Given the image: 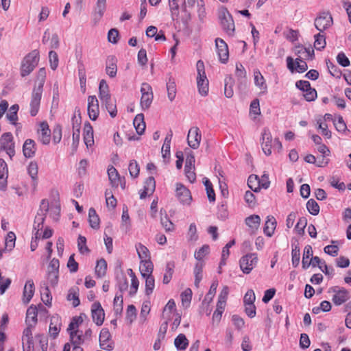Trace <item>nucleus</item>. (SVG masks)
<instances>
[{
	"label": "nucleus",
	"instance_id": "53",
	"mask_svg": "<svg viewBox=\"0 0 351 351\" xmlns=\"http://www.w3.org/2000/svg\"><path fill=\"white\" fill-rule=\"evenodd\" d=\"M114 311L116 315L121 314L123 311V296L122 294H117L114 299Z\"/></svg>",
	"mask_w": 351,
	"mask_h": 351
},
{
	"label": "nucleus",
	"instance_id": "57",
	"mask_svg": "<svg viewBox=\"0 0 351 351\" xmlns=\"http://www.w3.org/2000/svg\"><path fill=\"white\" fill-rule=\"evenodd\" d=\"M45 219V213H38L37 215L35 217L34 229L37 230H42L44 227Z\"/></svg>",
	"mask_w": 351,
	"mask_h": 351
},
{
	"label": "nucleus",
	"instance_id": "58",
	"mask_svg": "<svg viewBox=\"0 0 351 351\" xmlns=\"http://www.w3.org/2000/svg\"><path fill=\"white\" fill-rule=\"evenodd\" d=\"M306 208L308 211L313 215H317L319 213V206L313 199H310L307 202Z\"/></svg>",
	"mask_w": 351,
	"mask_h": 351
},
{
	"label": "nucleus",
	"instance_id": "8",
	"mask_svg": "<svg viewBox=\"0 0 351 351\" xmlns=\"http://www.w3.org/2000/svg\"><path fill=\"white\" fill-rule=\"evenodd\" d=\"M0 150L5 151L10 159L15 155V144L11 132H5L1 135Z\"/></svg>",
	"mask_w": 351,
	"mask_h": 351
},
{
	"label": "nucleus",
	"instance_id": "15",
	"mask_svg": "<svg viewBox=\"0 0 351 351\" xmlns=\"http://www.w3.org/2000/svg\"><path fill=\"white\" fill-rule=\"evenodd\" d=\"M202 139V135L199 129L197 127L190 128L187 135L188 145L192 149H197L199 146Z\"/></svg>",
	"mask_w": 351,
	"mask_h": 351
},
{
	"label": "nucleus",
	"instance_id": "52",
	"mask_svg": "<svg viewBox=\"0 0 351 351\" xmlns=\"http://www.w3.org/2000/svg\"><path fill=\"white\" fill-rule=\"evenodd\" d=\"M19 106L17 104L12 105L9 112L6 114V117L12 123L16 124V121L18 120L17 112L19 111Z\"/></svg>",
	"mask_w": 351,
	"mask_h": 351
},
{
	"label": "nucleus",
	"instance_id": "1",
	"mask_svg": "<svg viewBox=\"0 0 351 351\" xmlns=\"http://www.w3.org/2000/svg\"><path fill=\"white\" fill-rule=\"evenodd\" d=\"M45 69L42 68L38 71V81L32 90L29 101V114L32 117H35L39 111L40 101L43 91V86L45 80Z\"/></svg>",
	"mask_w": 351,
	"mask_h": 351
},
{
	"label": "nucleus",
	"instance_id": "61",
	"mask_svg": "<svg viewBox=\"0 0 351 351\" xmlns=\"http://www.w3.org/2000/svg\"><path fill=\"white\" fill-rule=\"evenodd\" d=\"M317 124L318 125V128L322 131V134L327 138H330L332 136L331 132L328 130V125L323 121V119L321 118L317 119Z\"/></svg>",
	"mask_w": 351,
	"mask_h": 351
},
{
	"label": "nucleus",
	"instance_id": "51",
	"mask_svg": "<svg viewBox=\"0 0 351 351\" xmlns=\"http://www.w3.org/2000/svg\"><path fill=\"white\" fill-rule=\"evenodd\" d=\"M233 78L229 75L225 78V88L224 94L228 98H231L233 96L234 91L232 88Z\"/></svg>",
	"mask_w": 351,
	"mask_h": 351
},
{
	"label": "nucleus",
	"instance_id": "24",
	"mask_svg": "<svg viewBox=\"0 0 351 351\" xmlns=\"http://www.w3.org/2000/svg\"><path fill=\"white\" fill-rule=\"evenodd\" d=\"M99 97L100 100L105 103L106 108L110 101V90L107 82L105 80H101L99 86Z\"/></svg>",
	"mask_w": 351,
	"mask_h": 351
},
{
	"label": "nucleus",
	"instance_id": "4",
	"mask_svg": "<svg viewBox=\"0 0 351 351\" xmlns=\"http://www.w3.org/2000/svg\"><path fill=\"white\" fill-rule=\"evenodd\" d=\"M39 51L33 50L23 58L21 66V75L25 77L29 75L39 62Z\"/></svg>",
	"mask_w": 351,
	"mask_h": 351
},
{
	"label": "nucleus",
	"instance_id": "5",
	"mask_svg": "<svg viewBox=\"0 0 351 351\" xmlns=\"http://www.w3.org/2000/svg\"><path fill=\"white\" fill-rule=\"evenodd\" d=\"M196 68L198 92L202 96H206L208 93V80L205 73L204 62L198 60L196 64Z\"/></svg>",
	"mask_w": 351,
	"mask_h": 351
},
{
	"label": "nucleus",
	"instance_id": "13",
	"mask_svg": "<svg viewBox=\"0 0 351 351\" xmlns=\"http://www.w3.org/2000/svg\"><path fill=\"white\" fill-rule=\"evenodd\" d=\"M253 80L255 86L259 90L258 95H266L268 92V86L266 80L258 69L253 71Z\"/></svg>",
	"mask_w": 351,
	"mask_h": 351
},
{
	"label": "nucleus",
	"instance_id": "48",
	"mask_svg": "<svg viewBox=\"0 0 351 351\" xmlns=\"http://www.w3.org/2000/svg\"><path fill=\"white\" fill-rule=\"evenodd\" d=\"M314 47L317 50H322L326 46V37L324 32H319L315 35Z\"/></svg>",
	"mask_w": 351,
	"mask_h": 351
},
{
	"label": "nucleus",
	"instance_id": "44",
	"mask_svg": "<svg viewBox=\"0 0 351 351\" xmlns=\"http://www.w3.org/2000/svg\"><path fill=\"white\" fill-rule=\"evenodd\" d=\"M174 345L178 350H185L189 345V341L184 334H180L175 339Z\"/></svg>",
	"mask_w": 351,
	"mask_h": 351
},
{
	"label": "nucleus",
	"instance_id": "16",
	"mask_svg": "<svg viewBox=\"0 0 351 351\" xmlns=\"http://www.w3.org/2000/svg\"><path fill=\"white\" fill-rule=\"evenodd\" d=\"M38 139L43 145H48L51 141V130L49 126L46 121L40 123L37 130Z\"/></svg>",
	"mask_w": 351,
	"mask_h": 351
},
{
	"label": "nucleus",
	"instance_id": "41",
	"mask_svg": "<svg viewBox=\"0 0 351 351\" xmlns=\"http://www.w3.org/2000/svg\"><path fill=\"white\" fill-rule=\"evenodd\" d=\"M127 273L131 278V285H130V294L134 295V294H136V293L138 291V286H139V281L132 269H128Z\"/></svg>",
	"mask_w": 351,
	"mask_h": 351
},
{
	"label": "nucleus",
	"instance_id": "35",
	"mask_svg": "<svg viewBox=\"0 0 351 351\" xmlns=\"http://www.w3.org/2000/svg\"><path fill=\"white\" fill-rule=\"evenodd\" d=\"M100 346L104 350H110V332L107 328H103L99 334Z\"/></svg>",
	"mask_w": 351,
	"mask_h": 351
},
{
	"label": "nucleus",
	"instance_id": "46",
	"mask_svg": "<svg viewBox=\"0 0 351 351\" xmlns=\"http://www.w3.org/2000/svg\"><path fill=\"white\" fill-rule=\"evenodd\" d=\"M16 235L14 232H9L5 239V250L8 252L12 251L15 247Z\"/></svg>",
	"mask_w": 351,
	"mask_h": 351
},
{
	"label": "nucleus",
	"instance_id": "63",
	"mask_svg": "<svg viewBox=\"0 0 351 351\" xmlns=\"http://www.w3.org/2000/svg\"><path fill=\"white\" fill-rule=\"evenodd\" d=\"M106 0H97V7L95 9V19L97 17L99 19L103 16L106 10Z\"/></svg>",
	"mask_w": 351,
	"mask_h": 351
},
{
	"label": "nucleus",
	"instance_id": "50",
	"mask_svg": "<svg viewBox=\"0 0 351 351\" xmlns=\"http://www.w3.org/2000/svg\"><path fill=\"white\" fill-rule=\"evenodd\" d=\"M143 278L145 280V294L147 295H149L153 293L154 289L155 288V278L153 276V275L145 276Z\"/></svg>",
	"mask_w": 351,
	"mask_h": 351
},
{
	"label": "nucleus",
	"instance_id": "37",
	"mask_svg": "<svg viewBox=\"0 0 351 351\" xmlns=\"http://www.w3.org/2000/svg\"><path fill=\"white\" fill-rule=\"evenodd\" d=\"M173 136L172 132H170L166 136L163 145L162 147V157L165 158H168L170 156V148H171V141Z\"/></svg>",
	"mask_w": 351,
	"mask_h": 351
},
{
	"label": "nucleus",
	"instance_id": "6",
	"mask_svg": "<svg viewBox=\"0 0 351 351\" xmlns=\"http://www.w3.org/2000/svg\"><path fill=\"white\" fill-rule=\"evenodd\" d=\"M218 15L223 31L230 36L232 35L234 32V23L227 8L221 6L218 10Z\"/></svg>",
	"mask_w": 351,
	"mask_h": 351
},
{
	"label": "nucleus",
	"instance_id": "10",
	"mask_svg": "<svg viewBox=\"0 0 351 351\" xmlns=\"http://www.w3.org/2000/svg\"><path fill=\"white\" fill-rule=\"evenodd\" d=\"M176 196L178 201L183 205H190L192 196L190 191L182 183L176 184Z\"/></svg>",
	"mask_w": 351,
	"mask_h": 351
},
{
	"label": "nucleus",
	"instance_id": "59",
	"mask_svg": "<svg viewBox=\"0 0 351 351\" xmlns=\"http://www.w3.org/2000/svg\"><path fill=\"white\" fill-rule=\"evenodd\" d=\"M291 256L292 265L294 267H297L300 263V251L298 246L295 245L292 247Z\"/></svg>",
	"mask_w": 351,
	"mask_h": 351
},
{
	"label": "nucleus",
	"instance_id": "60",
	"mask_svg": "<svg viewBox=\"0 0 351 351\" xmlns=\"http://www.w3.org/2000/svg\"><path fill=\"white\" fill-rule=\"evenodd\" d=\"M258 184H260V179L257 176L251 175L249 176L247 180V185L254 192H257L259 190Z\"/></svg>",
	"mask_w": 351,
	"mask_h": 351
},
{
	"label": "nucleus",
	"instance_id": "22",
	"mask_svg": "<svg viewBox=\"0 0 351 351\" xmlns=\"http://www.w3.org/2000/svg\"><path fill=\"white\" fill-rule=\"evenodd\" d=\"M38 310L36 306L31 305L27 310L25 323L27 324L26 328H30L33 329L37 324L38 319Z\"/></svg>",
	"mask_w": 351,
	"mask_h": 351
},
{
	"label": "nucleus",
	"instance_id": "32",
	"mask_svg": "<svg viewBox=\"0 0 351 351\" xmlns=\"http://www.w3.org/2000/svg\"><path fill=\"white\" fill-rule=\"evenodd\" d=\"M28 174L30 176L32 180V185L34 188L37 186L38 184V166L36 162L32 161L28 165L27 167Z\"/></svg>",
	"mask_w": 351,
	"mask_h": 351
},
{
	"label": "nucleus",
	"instance_id": "27",
	"mask_svg": "<svg viewBox=\"0 0 351 351\" xmlns=\"http://www.w3.org/2000/svg\"><path fill=\"white\" fill-rule=\"evenodd\" d=\"M36 151V143L32 139H27L23 145V153L25 158H32Z\"/></svg>",
	"mask_w": 351,
	"mask_h": 351
},
{
	"label": "nucleus",
	"instance_id": "7",
	"mask_svg": "<svg viewBox=\"0 0 351 351\" xmlns=\"http://www.w3.org/2000/svg\"><path fill=\"white\" fill-rule=\"evenodd\" d=\"M328 293H332V301L336 306H340L348 301L351 295L350 292L343 287L335 286L329 289Z\"/></svg>",
	"mask_w": 351,
	"mask_h": 351
},
{
	"label": "nucleus",
	"instance_id": "18",
	"mask_svg": "<svg viewBox=\"0 0 351 351\" xmlns=\"http://www.w3.org/2000/svg\"><path fill=\"white\" fill-rule=\"evenodd\" d=\"M215 45L220 61L222 63H226L229 58V51L227 44L223 39L217 38L215 39Z\"/></svg>",
	"mask_w": 351,
	"mask_h": 351
},
{
	"label": "nucleus",
	"instance_id": "49",
	"mask_svg": "<svg viewBox=\"0 0 351 351\" xmlns=\"http://www.w3.org/2000/svg\"><path fill=\"white\" fill-rule=\"evenodd\" d=\"M88 221L93 228H98L99 226V218L94 208H90L88 210Z\"/></svg>",
	"mask_w": 351,
	"mask_h": 351
},
{
	"label": "nucleus",
	"instance_id": "47",
	"mask_svg": "<svg viewBox=\"0 0 351 351\" xmlns=\"http://www.w3.org/2000/svg\"><path fill=\"white\" fill-rule=\"evenodd\" d=\"M136 252L141 261L149 260L150 254L149 250L141 243L136 245Z\"/></svg>",
	"mask_w": 351,
	"mask_h": 351
},
{
	"label": "nucleus",
	"instance_id": "23",
	"mask_svg": "<svg viewBox=\"0 0 351 351\" xmlns=\"http://www.w3.org/2000/svg\"><path fill=\"white\" fill-rule=\"evenodd\" d=\"M35 291L34 283L32 280H27L23 292L22 301L24 304H28L34 296Z\"/></svg>",
	"mask_w": 351,
	"mask_h": 351
},
{
	"label": "nucleus",
	"instance_id": "54",
	"mask_svg": "<svg viewBox=\"0 0 351 351\" xmlns=\"http://www.w3.org/2000/svg\"><path fill=\"white\" fill-rule=\"evenodd\" d=\"M77 247L79 252L82 254H88L90 250L86 245V239L85 237L80 235L77 239Z\"/></svg>",
	"mask_w": 351,
	"mask_h": 351
},
{
	"label": "nucleus",
	"instance_id": "56",
	"mask_svg": "<svg viewBox=\"0 0 351 351\" xmlns=\"http://www.w3.org/2000/svg\"><path fill=\"white\" fill-rule=\"evenodd\" d=\"M181 300H182V306L185 308H187L191 304V301L192 299V291L191 289L188 288L185 289L182 293H181Z\"/></svg>",
	"mask_w": 351,
	"mask_h": 351
},
{
	"label": "nucleus",
	"instance_id": "36",
	"mask_svg": "<svg viewBox=\"0 0 351 351\" xmlns=\"http://www.w3.org/2000/svg\"><path fill=\"white\" fill-rule=\"evenodd\" d=\"M204 266V262H197L194 267L193 274L195 276V286L199 287V283L203 278V268Z\"/></svg>",
	"mask_w": 351,
	"mask_h": 351
},
{
	"label": "nucleus",
	"instance_id": "43",
	"mask_svg": "<svg viewBox=\"0 0 351 351\" xmlns=\"http://www.w3.org/2000/svg\"><path fill=\"white\" fill-rule=\"evenodd\" d=\"M67 300L71 301L72 304L74 307H77L80 303L79 299V290L77 287H72L69 290L68 295L66 296Z\"/></svg>",
	"mask_w": 351,
	"mask_h": 351
},
{
	"label": "nucleus",
	"instance_id": "28",
	"mask_svg": "<svg viewBox=\"0 0 351 351\" xmlns=\"http://www.w3.org/2000/svg\"><path fill=\"white\" fill-rule=\"evenodd\" d=\"M83 136L86 147H91L94 143L93 129L88 122L84 124Z\"/></svg>",
	"mask_w": 351,
	"mask_h": 351
},
{
	"label": "nucleus",
	"instance_id": "55",
	"mask_svg": "<svg viewBox=\"0 0 351 351\" xmlns=\"http://www.w3.org/2000/svg\"><path fill=\"white\" fill-rule=\"evenodd\" d=\"M78 76L80 80L81 90L83 93H84L86 90V70L83 66L79 68Z\"/></svg>",
	"mask_w": 351,
	"mask_h": 351
},
{
	"label": "nucleus",
	"instance_id": "14",
	"mask_svg": "<svg viewBox=\"0 0 351 351\" xmlns=\"http://www.w3.org/2000/svg\"><path fill=\"white\" fill-rule=\"evenodd\" d=\"M332 24V18L329 13L323 12L318 16L314 22L315 28L319 32H324V30L329 28Z\"/></svg>",
	"mask_w": 351,
	"mask_h": 351
},
{
	"label": "nucleus",
	"instance_id": "26",
	"mask_svg": "<svg viewBox=\"0 0 351 351\" xmlns=\"http://www.w3.org/2000/svg\"><path fill=\"white\" fill-rule=\"evenodd\" d=\"M8 169L6 162L0 159V189L5 191L8 185Z\"/></svg>",
	"mask_w": 351,
	"mask_h": 351
},
{
	"label": "nucleus",
	"instance_id": "38",
	"mask_svg": "<svg viewBox=\"0 0 351 351\" xmlns=\"http://www.w3.org/2000/svg\"><path fill=\"white\" fill-rule=\"evenodd\" d=\"M134 126L138 134H142L145 129V123L144 122V116L143 114H137L133 122Z\"/></svg>",
	"mask_w": 351,
	"mask_h": 351
},
{
	"label": "nucleus",
	"instance_id": "31",
	"mask_svg": "<svg viewBox=\"0 0 351 351\" xmlns=\"http://www.w3.org/2000/svg\"><path fill=\"white\" fill-rule=\"evenodd\" d=\"M167 97L170 101H173L176 96L177 88L176 81L173 77L169 76L166 84Z\"/></svg>",
	"mask_w": 351,
	"mask_h": 351
},
{
	"label": "nucleus",
	"instance_id": "29",
	"mask_svg": "<svg viewBox=\"0 0 351 351\" xmlns=\"http://www.w3.org/2000/svg\"><path fill=\"white\" fill-rule=\"evenodd\" d=\"M120 186L123 190L125 188V180L124 178H121L117 169L111 166V186L117 187Z\"/></svg>",
	"mask_w": 351,
	"mask_h": 351
},
{
	"label": "nucleus",
	"instance_id": "19",
	"mask_svg": "<svg viewBox=\"0 0 351 351\" xmlns=\"http://www.w3.org/2000/svg\"><path fill=\"white\" fill-rule=\"evenodd\" d=\"M23 351H34V340L32 330L30 328H25L21 337Z\"/></svg>",
	"mask_w": 351,
	"mask_h": 351
},
{
	"label": "nucleus",
	"instance_id": "62",
	"mask_svg": "<svg viewBox=\"0 0 351 351\" xmlns=\"http://www.w3.org/2000/svg\"><path fill=\"white\" fill-rule=\"evenodd\" d=\"M209 253V246L207 245H203L201 248H199L197 251L195 252V258L198 261L197 262H203V258Z\"/></svg>",
	"mask_w": 351,
	"mask_h": 351
},
{
	"label": "nucleus",
	"instance_id": "21",
	"mask_svg": "<svg viewBox=\"0 0 351 351\" xmlns=\"http://www.w3.org/2000/svg\"><path fill=\"white\" fill-rule=\"evenodd\" d=\"M92 317L93 322L100 326L104 321L105 313L99 303L95 302L91 307Z\"/></svg>",
	"mask_w": 351,
	"mask_h": 351
},
{
	"label": "nucleus",
	"instance_id": "34",
	"mask_svg": "<svg viewBox=\"0 0 351 351\" xmlns=\"http://www.w3.org/2000/svg\"><path fill=\"white\" fill-rule=\"evenodd\" d=\"M313 257V250L311 245H306L303 252L302 256V267L306 269L309 267L311 264V258Z\"/></svg>",
	"mask_w": 351,
	"mask_h": 351
},
{
	"label": "nucleus",
	"instance_id": "30",
	"mask_svg": "<svg viewBox=\"0 0 351 351\" xmlns=\"http://www.w3.org/2000/svg\"><path fill=\"white\" fill-rule=\"evenodd\" d=\"M276 227V220L274 217L269 215L267 217L263 232L267 237H271Z\"/></svg>",
	"mask_w": 351,
	"mask_h": 351
},
{
	"label": "nucleus",
	"instance_id": "40",
	"mask_svg": "<svg viewBox=\"0 0 351 351\" xmlns=\"http://www.w3.org/2000/svg\"><path fill=\"white\" fill-rule=\"evenodd\" d=\"M174 262L170 261L166 264L165 271L162 279V282L164 284H168L171 281L174 271Z\"/></svg>",
	"mask_w": 351,
	"mask_h": 351
},
{
	"label": "nucleus",
	"instance_id": "45",
	"mask_svg": "<svg viewBox=\"0 0 351 351\" xmlns=\"http://www.w3.org/2000/svg\"><path fill=\"white\" fill-rule=\"evenodd\" d=\"M235 76L238 80V82L242 83L246 80L247 78V72L243 65L237 62L236 64V69H235Z\"/></svg>",
	"mask_w": 351,
	"mask_h": 351
},
{
	"label": "nucleus",
	"instance_id": "2",
	"mask_svg": "<svg viewBox=\"0 0 351 351\" xmlns=\"http://www.w3.org/2000/svg\"><path fill=\"white\" fill-rule=\"evenodd\" d=\"M83 318L82 315L73 317L70 322L67 331L70 335V340L73 347L80 346L84 341L82 331L79 330L80 325L82 323Z\"/></svg>",
	"mask_w": 351,
	"mask_h": 351
},
{
	"label": "nucleus",
	"instance_id": "25",
	"mask_svg": "<svg viewBox=\"0 0 351 351\" xmlns=\"http://www.w3.org/2000/svg\"><path fill=\"white\" fill-rule=\"evenodd\" d=\"M245 224L251 234H255L261 224V217L258 215H252L245 220Z\"/></svg>",
	"mask_w": 351,
	"mask_h": 351
},
{
	"label": "nucleus",
	"instance_id": "20",
	"mask_svg": "<svg viewBox=\"0 0 351 351\" xmlns=\"http://www.w3.org/2000/svg\"><path fill=\"white\" fill-rule=\"evenodd\" d=\"M294 53L297 56L296 58L300 60H312L314 56V50L312 47H304L302 45L295 47L293 49Z\"/></svg>",
	"mask_w": 351,
	"mask_h": 351
},
{
	"label": "nucleus",
	"instance_id": "3",
	"mask_svg": "<svg viewBox=\"0 0 351 351\" xmlns=\"http://www.w3.org/2000/svg\"><path fill=\"white\" fill-rule=\"evenodd\" d=\"M261 147L264 154L267 156L271 154L273 149L280 151L282 148L279 139H273L270 130L267 128L263 129L261 134Z\"/></svg>",
	"mask_w": 351,
	"mask_h": 351
},
{
	"label": "nucleus",
	"instance_id": "17",
	"mask_svg": "<svg viewBox=\"0 0 351 351\" xmlns=\"http://www.w3.org/2000/svg\"><path fill=\"white\" fill-rule=\"evenodd\" d=\"M88 114L89 118L95 121L99 114V101L95 95L88 96Z\"/></svg>",
	"mask_w": 351,
	"mask_h": 351
},
{
	"label": "nucleus",
	"instance_id": "12",
	"mask_svg": "<svg viewBox=\"0 0 351 351\" xmlns=\"http://www.w3.org/2000/svg\"><path fill=\"white\" fill-rule=\"evenodd\" d=\"M305 60H306L296 58L294 62L293 59L291 56H288L286 59L287 69L291 73H304L308 69V66Z\"/></svg>",
	"mask_w": 351,
	"mask_h": 351
},
{
	"label": "nucleus",
	"instance_id": "11",
	"mask_svg": "<svg viewBox=\"0 0 351 351\" xmlns=\"http://www.w3.org/2000/svg\"><path fill=\"white\" fill-rule=\"evenodd\" d=\"M258 261L257 255L254 253H251L243 256L240 260L241 269L245 274H249L256 266Z\"/></svg>",
	"mask_w": 351,
	"mask_h": 351
},
{
	"label": "nucleus",
	"instance_id": "64",
	"mask_svg": "<svg viewBox=\"0 0 351 351\" xmlns=\"http://www.w3.org/2000/svg\"><path fill=\"white\" fill-rule=\"evenodd\" d=\"M128 169L131 177L136 178L138 176L140 167L138 162L136 160H132L130 161Z\"/></svg>",
	"mask_w": 351,
	"mask_h": 351
},
{
	"label": "nucleus",
	"instance_id": "33",
	"mask_svg": "<svg viewBox=\"0 0 351 351\" xmlns=\"http://www.w3.org/2000/svg\"><path fill=\"white\" fill-rule=\"evenodd\" d=\"M154 265L149 260L141 261L139 267L140 272L142 277L152 276L153 272Z\"/></svg>",
	"mask_w": 351,
	"mask_h": 351
},
{
	"label": "nucleus",
	"instance_id": "42",
	"mask_svg": "<svg viewBox=\"0 0 351 351\" xmlns=\"http://www.w3.org/2000/svg\"><path fill=\"white\" fill-rule=\"evenodd\" d=\"M117 286L121 292L127 290L128 283L125 274L122 272H117L116 274Z\"/></svg>",
	"mask_w": 351,
	"mask_h": 351
},
{
	"label": "nucleus",
	"instance_id": "9",
	"mask_svg": "<svg viewBox=\"0 0 351 351\" xmlns=\"http://www.w3.org/2000/svg\"><path fill=\"white\" fill-rule=\"evenodd\" d=\"M141 106L143 110H147L153 101V93L151 86L147 83H143L141 88Z\"/></svg>",
	"mask_w": 351,
	"mask_h": 351
},
{
	"label": "nucleus",
	"instance_id": "39",
	"mask_svg": "<svg viewBox=\"0 0 351 351\" xmlns=\"http://www.w3.org/2000/svg\"><path fill=\"white\" fill-rule=\"evenodd\" d=\"M108 264L107 262L101 258L97 261L95 267V274L98 278L104 277L107 272Z\"/></svg>",
	"mask_w": 351,
	"mask_h": 351
}]
</instances>
